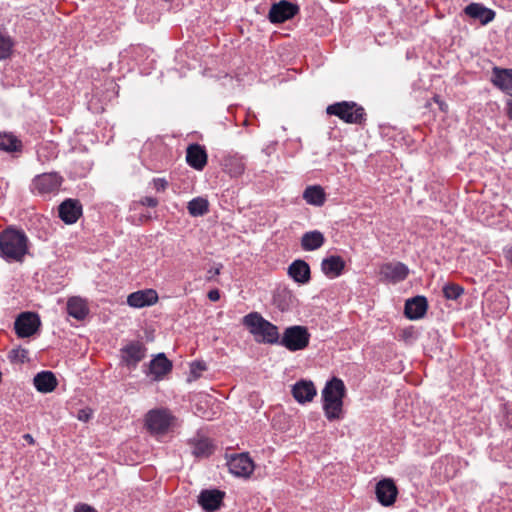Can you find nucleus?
<instances>
[{"label": "nucleus", "mask_w": 512, "mask_h": 512, "mask_svg": "<svg viewBox=\"0 0 512 512\" xmlns=\"http://www.w3.org/2000/svg\"><path fill=\"white\" fill-rule=\"evenodd\" d=\"M28 242L22 230L6 228L0 233V257L8 263L23 262L28 253Z\"/></svg>", "instance_id": "f257e3e1"}, {"label": "nucleus", "mask_w": 512, "mask_h": 512, "mask_svg": "<svg viewBox=\"0 0 512 512\" xmlns=\"http://www.w3.org/2000/svg\"><path fill=\"white\" fill-rule=\"evenodd\" d=\"M346 393L344 382L339 378H332L322 390L323 410L329 421L342 417L343 398Z\"/></svg>", "instance_id": "f03ea898"}, {"label": "nucleus", "mask_w": 512, "mask_h": 512, "mask_svg": "<svg viewBox=\"0 0 512 512\" xmlns=\"http://www.w3.org/2000/svg\"><path fill=\"white\" fill-rule=\"evenodd\" d=\"M243 325L259 343L277 344L279 332L276 325L264 319L258 312H252L243 317Z\"/></svg>", "instance_id": "7ed1b4c3"}, {"label": "nucleus", "mask_w": 512, "mask_h": 512, "mask_svg": "<svg viewBox=\"0 0 512 512\" xmlns=\"http://www.w3.org/2000/svg\"><path fill=\"white\" fill-rule=\"evenodd\" d=\"M327 114L337 116L349 124H363L366 113L362 106L353 101H342L331 104L326 109Z\"/></svg>", "instance_id": "20e7f679"}, {"label": "nucleus", "mask_w": 512, "mask_h": 512, "mask_svg": "<svg viewBox=\"0 0 512 512\" xmlns=\"http://www.w3.org/2000/svg\"><path fill=\"white\" fill-rule=\"evenodd\" d=\"M310 333L305 326L294 325L286 328L278 344L289 351L295 352L305 349L309 345Z\"/></svg>", "instance_id": "39448f33"}, {"label": "nucleus", "mask_w": 512, "mask_h": 512, "mask_svg": "<svg viewBox=\"0 0 512 512\" xmlns=\"http://www.w3.org/2000/svg\"><path fill=\"white\" fill-rule=\"evenodd\" d=\"M63 183V177L56 172L36 175L30 185L34 195L47 197L56 194Z\"/></svg>", "instance_id": "423d86ee"}, {"label": "nucleus", "mask_w": 512, "mask_h": 512, "mask_svg": "<svg viewBox=\"0 0 512 512\" xmlns=\"http://www.w3.org/2000/svg\"><path fill=\"white\" fill-rule=\"evenodd\" d=\"M174 416L168 409H153L146 414V427L150 433L161 435L168 431L174 421Z\"/></svg>", "instance_id": "0eeeda50"}, {"label": "nucleus", "mask_w": 512, "mask_h": 512, "mask_svg": "<svg viewBox=\"0 0 512 512\" xmlns=\"http://www.w3.org/2000/svg\"><path fill=\"white\" fill-rule=\"evenodd\" d=\"M41 325L39 316L33 312H22L14 322V329L18 337L27 338L34 335Z\"/></svg>", "instance_id": "6e6552de"}, {"label": "nucleus", "mask_w": 512, "mask_h": 512, "mask_svg": "<svg viewBox=\"0 0 512 512\" xmlns=\"http://www.w3.org/2000/svg\"><path fill=\"white\" fill-rule=\"evenodd\" d=\"M121 363L135 369L146 356V347L139 341H131L120 349Z\"/></svg>", "instance_id": "1a4fd4ad"}, {"label": "nucleus", "mask_w": 512, "mask_h": 512, "mask_svg": "<svg viewBox=\"0 0 512 512\" xmlns=\"http://www.w3.org/2000/svg\"><path fill=\"white\" fill-rule=\"evenodd\" d=\"M299 12V7L286 0L274 3L268 14L271 23H283L293 18Z\"/></svg>", "instance_id": "9d476101"}, {"label": "nucleus", "mask_w": 512, "mask_h": 512, "mask_svg": "<svg viewBox=\"0 0 512 512\" xmlns=\"http://www.w3.org/2000/svg\"><path fill=\"white\" fill-rule=\"evenodd\" d=\"M229 471L237 477H249L254 463L247 453L231 455L227 462Z\"/></svg>", "instance_id": "9b49d317"}, {"label": "nucleus", "mask_w": 512, "mask_h": 512, "mask_svg": "<svg viewBox=\"0 0 512 512\" xmlns=\"http://www.w3.org/2000/svg\"><path fill=\"white\" fill-rule=\"evenodd\" d=\"M378 502L383 506H391L396 501L398 489L392 479L380 480L375 487Z\"/></svg>", "instance_id": "f8f14e48"}, {"label": "nucleus", "mask_w": 512, "mask_h": 512, "mask_svg": "<svg viewBox=\"0 0 512 512\" xmlns=\"http://www.w3.org/2000/svg\"><path fill=\"white\" fill-rule=\"evenodd\" d=\"M408 274V267L401 262H389L381 265L380 267V276L387 282H401L407 278Z\"/></svg>", "instance_id": "ddd939ff"}, {"label": "nucleus", "mask_w": 512, "mask_h": 512, "mask_svg": "<svg viewBox=\"0 0 512 512\" xmlns=\"http://www.w3.org/2000/svg\"><path fill=\"white\" fill-rule=\"evenodd\" d=\"M60 219L66 224H74L82 215V205L77 199H66L58 208Z\"/></svg>", "instance_id": "4468645a"}, {"label": "nucleus", "mask_w": 512, "mask_h": 512, "mask_svg": "<svg viewBox=\"0 0 512 512\" xmlns=\"http://www.w3.org/2000/svg\"><path fill=\"white\" fill-rule=\"evenodd\" d=\"M464 13L474 20H478L482 25L492 22L496 16L494 10L487 8L482 3L472 2L464 8Z\"/></svg>", "instance_id": "2eb2a0df"}, {"label": "nucleus", "mask_w": 512, "mask_h": 512, "mask_svg": "<svg viewBox=\"0 0 512 512\" xmlns=\"http://www.w3.org/2000/svg\"><path fill=\"white\" fill-rule=\"evenodd\" d=\"M208 155L205 148L197 143L191 144L186 150V162L195 170L202 171L207 164Z\"/></svg>", "instance_id": "dca6fc26"}, {"label": "nucleus", "mask_w": 512, "mask_h": 512, "mask_svg": "<svg viewBox=\"0 0 512 512\" xmlns=\"http://www.w3.org/2000/svg\"><path fill=\"white\" fill-rule=\"evenodd\" d=\"M224 496L225 492L217 489L203 490L199 495L198 502L205 511L214 512L220 509Z\"/></svg>", "instance_id": "f3484780"}, {"label": "nucleus", "mask_w": 512, "mask_h": 512, "mask_svg": "<svg viewBox=\"0 0 512 512\" xmlns=\"http://www.w3.org/2000/svg\"><path fill=\"white\" fill-rule=\"evenodd\" d=\"M158 301V294L153 289H145L133 292L127 297V304L134 308L151 306Z\"/></svg>", "instance_id": "a211bd4d"}, {"label": "nucleus", "mask_w": 512, "mask_h": 512, "mask_svg": "<svg viewBox=\"0 0 512 512\" xmlns=\"http://www.w3.org/2000/svg\"><path fill=\"white\" fill-rule=\"evenodd\" d=\"M428 302L424 296H415L406 300L404 313L405 316L410 320H417L427 312Z\"/></svg>", "instance_id": "6ab92c4d"}, {"label": "nucleus", "mask_w": 512, "mask_h": 512, "mask_svg": "<svg viewBox=\"0 0 512 512\" xmlns=\"http://www.w3.org/2000/svg\"><path fill=\"white\" fill-rule=\"evenodd\" d=\"M315 385L309 380H300L292 387V395L298 403L311 402L316 396Z\"/></svg>", "instance_id": "aec40b11"}, {"label": "nucleus", "mask_w": 512, "mask_h": 512, "mask_svg": "<svg viewBox=\"0 0 512 512\" xmlns=\"http://www.w3.org/2000/svg\"><path fill=\"white\" fill-rule=\"evenodd\" d=\"M172 370V362L164 353H159L149 363V374L153 376V380L159 381L163 379Z\"/></svg>", "instance_id": "412c9836"}, {"label": "nucleus", "mask_w": 512, "mask_h": 512, "mask_svg": "<svg viewBox=\"0 0 512 512\" xmlns=\"http://www.w3.org/2000/svg\"><path fill=\"white\" fill-rule=\"evenodd\" d=\"M491 82L497 88L505 92L512 91V69L494 67L492 69Z\"/></svg>", "instance_id": "4be33fe9"}, {"label": "nucleus", "mask_w": 512, "mask_h": 512, "mask_svg": "<svg viewBox=\"0 0 512 512\" xmlns=\"http://www.w3.org/2000/svg\"><path fill=\"white\" fill-rule=\"evenodd\" d=\"M289 276L297 283L306 284L310 280V267L304 260H295L288 267Z\"/></svg>", "instance_id": "5701e85b"}, {"label": "nucleus", "mask_w": 512, "mask_h": 512, "mask_svg": "<svg viewBox=\"0 0 512 512\" xmlns=\"http://www.w3.org/2000/svg\"><path fill=\"white\" fill-rule=\"evenodd\" d=\"M33 383L37 391L41 393L52 392L58 382L55 375L51 371H42L35 375Z\"/></svg>", "instance_id": "b1692460"}, {"label": "nucleus", "mask_w": 512, "mask_h": 512, "mask_svg": "<svg viewBox=\"0 0 512 512\" xmlns=\"http://www.w3.org/2000/svg\"><path fill=\"white\" fill-rule=\"evenodd\" d=\"M344 267L345 262L340 256L332 255L324 258L321 262L322 272L330 278H335L341 275Z\"/></svg>", "instance_id": "393cba45"}, {"label": "nucleus", "mask_w": 512, "mask_h": 512, "mask_svg": "<svg viewBox=\"0 0 512 512\" xmlns=\"http://www.w3.org/2000/svg\"><path fill=\"white\" fill-rule=\"evenodd\" d=\"M23 150L22 141L12 132L0 131V151L16 153Z\"/></svg>", "instance_id": "a878e982"}, {"label": "nucleus", "mask_w": 512, "mask_h": 512, "mask_svg": "<svg viewBox=\"0 0 512 512\" xmlns=\"http://www.w3.org/2000/svg\"><path fill=\"white\" fill-rule=\"evenodd\" d=\"M325 237L322 232L313 230L306 232L301 237V247L304 251H314L323 246Z\"/></svg>", "instance_id": "bb28decb"}, {"label": "nucleus", "mask_w": 512, "mask_h": 512, "mask_svg": "<svg viewBox=\"0 0 512 512\" xmlns=\"http://www.w3.org/2000/svg\"><path fill=\"white\" fill-rule=\"evenodd\" d=\"M67 312L76 320H84L89 313L86 302L80 297H71L67 301Z\"/></svg>", "instance_id": "cd10ccee"}, {"label": "nucleus", "mask_w": 512, "mask_h": 512, "mask_svg": "<svg viewBox=\"0 0 512 512\" xmlns=\"http://www.w3.org/2000/svg\"><path fill=\"white\" fill-rule=\"evenodd\" d=\"M303 199L310 205L322 206L325 203L326 195L321 186H308L303 192Z\"/></svg>", "instance_id": "c85d7f7f"}, {"label": "nucleus", "mask_w": 512, "mask_h": 512, "mask_svg": "<svg viewBox=\"0 0 512 512\" xmlns=\"http://www.w3.org/2000/svg\"><path fill=\"white\" fill-rule=\"evenodd\" d=\"M224 169L231 177H238L245 170L244 158L238 155H231L224 160Z\"/></svg>", "instance_id": "c756f323"}, {"label": "nucleus", "mask_w": 512, "mask_h": 512, "mask_svg": "<svg viewBox=\"0 0 512 512\" xmlns=\"http://www.w3.org/2000/svg\"><path fill=\"white\" fill-rule=\"evenodd\" d=\"M192 453L198 458L208 457L213 452V445L208 438L194 439L190 442Z\"/></svg>", "instance_id": "7c9ffc66"}, {"label": "nucleus", "mask_w": 512, "mask_h": 512, "mask_svg": "<svg viewBox=\"0 0 512 512\" xmlns=\"http://www.w3.org/2000/svg\"><path fill=\"white\" fill-rule=\"evenodd\" d=\"M187 210L193 217L203 216L209 211L208 200L202 197L193 198L188 202Z\"/></svg>", "instance_id": "2f4dec72"}, {"label": "nucleus", "mask_w": 512, "mask_h": 512, "mask_svg": "<svg viewBox=\"0 0 512 512\" xmlns=\"http://www.w3.org/2000/svg\"><path fill=\"white\" fill-rule=\"evenodd\" d=\"M14 42L12 38L0 32V61L8 59L12 54Z\"/></svg>", "instance_id": "473e14b6"}, {"label": "nucleus", "mask_w": 512, "mask_h": 512, "mask_svg": "<svg viewBox=\"0 0 512 512\" xmlns=\"http://www.w3.org/2000/svg\"><path fill=\"white\" fill-rule=\"evenodd\" d=\"M464 294V288L455 283H447L443 287V295L447 300H457Z\"/></svg>", "instance_id": "72a5a7b5"}, {"label": "nucleus", "mask_w": 512, "mask_h": 512, "mask_svg": "<svg viewBox=\"0 0 512 512\" xmlns=\"http://www.w3.org/2000/svg\"><path fill=\"white\" fill-rule=\"evenodd\" d=\"M206 370V364L202 361H194L190 366L189 381L200 377L201 373Z\"/></svg>", "instance_id": "f704fd0d"}, {"label": "nucleus", "mask_w": 512, "mask_h": 512, "mask_svg": "<svg viewBox=\"0 0 512 512\" xmlns=\"http://www.w3.org/2000/svg\"><path fill=\"white\" fill-rule=\"evenodd\" d=\"M152 183L154 189L158 192H163L168 187V181L164 178H154Z\"/></svg>", "instance_id": "c9c22d12"}, {"label": "nucleus", "mask_w": 512, "mask_h": 512, "mask_svg": "<svg viewBox=\"0 0 512 512\" xmlns=\"http://www.w3.org/2000/svg\"><path fill=\"white\" fill-rule=\"evenodd\" d=\"M11 357L13 359H19L21 362H24L28 358V351L22 348L12 350Z\"/></svg>", "instance_id": "e433bc0d"}, {"label": "nucleus", "mask_w": 512, "mask_h": 512, "mask_svg": "<svg viewBox=\"0 0 512 512\" xmlns=\"http://www.w3.org/2000/svg\"><path fill=\"white\" fill-rule=\"evenodd\" d=\"M140 204L143 206L154 208L158 205V200H157V198H154V197L145 196V197L141 198Z\"/></svg>", "instance_id": "4c0bfd02"}, {"label": "nucleus", "mask_w": 512, "mask_h": 512, "mask_svg": "<svg viewBox=\"0 0 512 512\" xmlns=\"http://www.w3.org/2000/svg\"><path fill=\"white\" fill-rule=\"evenodd\" d=\"M74 512H97L93 507L87 504H78L74 508Z\"/></svg>", "instance_id": "58836bf2"}, {"label": "nucleus", "mask_w": 512, "mask_h": 512, "mask_svg": "<svg viewBox=\"0 0 512 512\" xmlns=\"http://www.w3.org/2000/svg\"><path fill=\"white\" fill-rule=\"evenodd\" d=\"M209 300L216 302L220 299V292L218 289H213L208 292Z\"/></svg>", "instance_id": "ea45409f"}, {"label": "nucleus", "mask_w": 512, "mask_h": 512, "mask_svg": "<svg viewBox=\"0 0 512 512\" xmlns=\"http://www.w3.org/2000/svg\"><path fill=\"white\" fill-rule=\"evenodd\" d=\"M221 268H222V265L219 264L218 267L209 269L207 272L208 273L207 279L211 280L214 276L219 275Z\"/></svg>", "instance_id": "a19ab883"}, {"label": "nucleus", "mask_w": 512, "mask_h": 512, "mask_svg": "<svg viewBox=\"0 0 512 512\" xmlns=\"http://www.w3.org/2000/svg\"><path fill=\"white\" fill-rule=\"evenodd\" d=\"M505 112L508 118L512 120V97L506 101Z\"/></svg>", "instance_id": "79ce46f5"}, {"label": "nucleus", "mask_w": 512, "mask_h": 512, "mask_svg": "<svg viewBox=\"0 0 512 512\" xmlns=\"http://www.w3.org/2000/svg\"><path fill=\"white\" fill-rule=\"evenodd\" d=\"M90 418V413H88L86 410H80L78 414V419L81 421H88Z\"/></svg>", "instance_id": "37998d69"}, {"label": "nucleus", "mask_w": 512, "mask_h": 512, "mask_svg": "<svg viewBox=\"0 0 512 512\" xmlns=\"http://www.w3.org/2000/svg\"><path fill=\"white\" fill-rule=\"evenodd\" d=\"M505 258L512 263V247L505 250Z\"/></svg>", "instance_id": "c03bdc74"}, {"label": "nucleus", "mask_w": 512, "mask_h": 512, "mask_svg": "<svg viewBox=\"0 0 512 512\" xmlns=\"http://www.w3.org/2000/svg\"><path fill=\"white\" fill-rule=\"evenodd\" d=\"M23 438L29 443V444H34V438L32 437V435L30 434H25L23 436Z\"/></svg>", "instance_id": "a18cd8bd"}, {"label": "nucleus", "mask_w": 512, "mask_h": 512, "mask_svg": "<svg viewBox=\"0 0 512 512\" xmlns=\"http://www.w3.org/2000/svg\"><path fill=\"white\" fill-rule=\"evenodd\" d=\"M434 100H435L437 103H439V105H440V109H441V110H444V106H446V105H445L443 102H440V101H439V99H438V97H435V98H434Z\"/></svg>", "instance_id": "49530a36"}]
</instances>
